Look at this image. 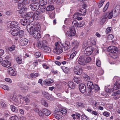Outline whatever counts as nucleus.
Segmentation results:
<instances>
[{
  "label": "nucleus",
  "mask_w": 120,
  "mask_h": 120,
  "mask_svg": "<svg viewBox=\"0 0 120 120\" xmlns=\"http://www.w3.org/2000/svg\"><path fill=\"white\" fill-rule=\"evenodd\" d=\"M41 26L39 23L31 26L29 29L30 34L37 39H39L41 37V32L40 31Z\"/></svg>",
  "instance_id": "1"
},
{
  "label": "nucleus",
  "mask_w": 120,
  "mask_h": 120,
  "mask_svg": "<svg viewBox=\"0 0 120 120\" xmlns=\"http://www.w3.org/2000/svg\"><path fill=\"white\" fill-rule=\"evenodd\" d=\"M120 12V6H116L114 9L111 11L109 14L105 13L103 14L102 17L107 19L108 17L109 19H111L112 17H115L118 16Z\"/></svg>",
  "instance_id": "2"
},
{
  "label": "nucleus",
  "mask_w": 120,
  "mask_h": 120,
  "mask_svg": "<svg viewBox=\"0 0 120 120\" xmlns=\"http://www.w3.org/2000/svg\"><path fill=\"white\" fill-rule=\"evenodd\" d=\"M63 45L60 42L58 41L55 43L54 49L53 50L54 52L58 54H60L63 52L62 47Z\"/></svg>",
  "instance_id": "3"
},
{
  "label": "nucleus",
  "mask_w": 120,
  "mask_h": 120,
  "mask_svg": "<svg viewBox=\"0 0 120 120\" xmlns=\"http://www.w3.org/2000/svg\"><path fill=\"white\" fill-rule=\"evenodd\" d=\"M47 42L46 40H40L38 41L37 46L39 49L44 48L47 45Z\"/></svg>",
  "instance_id": "4"
},
{
  "label": "nucleus",
  "mask_w": 120,
  "mask_h": 120,
  "mask_svg": "<svg viewBox=\"0 0 120 120\" xmlns=\"http://www.w3.org/2000/svg\"><path fill=\"white\" fill-rule=\"evenodd\" d=\"M75 73L76 75H81L83 71V70L81 67L79 65H76L74 68Z\"/></svg>",
  "instance_id": "5"
},
{
  "label": "nucleus",
  "mask_w": 120,
  "mask_h": 120,
  "mask_svg": "<svg viewBox=\"0 0 120 120\" xmlns=\"http://www.w3.org/2000/svg\"><path fill=\"white\" fill-rule=\"evenodd\" d=\"M20 29V28L19 26L13 27L11 30L12 35L14 36H17L19 34Z\"/></svg>",
  "instance_id": "6"
},
{
  "label": "nucleus",
  "mask_w": 120,
  "mask_h": 120,
  "mask_svg": "<svg viewBox=\"0 0 120 120\" xmlns=\"http://www.w3.org/2000/svg\"><path fill=\"white\" fill-rule=\"evenodd\" d=\"M75 30L74 27L70 28V30L67 31L66 35L67 36L72 37L75 35Z\"/></svg>",
  "instance_id": "7"
},
{
  "label": "nucleus",
  "mask_w": 120,
  "mask_h": 120,
  "mask_svg": "<svg viewBox=\"0 0 120 120\" xmlns=\"http://www.w3.org/2000/svg\"><path fill=\"white\" fill-rule=\"evenodd\" d=\"M28 7L32 10L35 11L39 8V4L37 2L33 3L30 4Z\"/></svg>",
  "instance_id": "8"
},
{
  "label": "nucleus",
  "mask_w": 120,
  "mask_h": 120,
  "mask_svg": "<svg viewBox=\"0 0 120 120\" xmlns=\"http://www.w3.org/2000/svg\"><path fill=\"white\" fill-rule=\"evenodd\" d=\"M94 50V48L92 46L87 47L85 50V53L86 56H89L92 53Z\"/></svg>",
  "instance_id": "9"
},
{
  "label": "nucleus",
  "mask_w": 120,
  "mask_h": 120,
  "mask_svg": "<svg viewBox=\"0 0 120 120\" xmlns=\"http://www.w3.org/2000/svg\"><path fill=\"white\" fill-rule=\"evenodd\" d=\"M79 44V42L76 40H75L72 42L71 44L72 46H73L72 49L73 51L77 50L78 48Z\"/></svg>",
  "instance_id": "10"
},
{
  "label": "nucleus",
  "mask_w": 120,
  "mask_h": 120,
  "mask_svg": "<svg viewBox=\"0 0 120 120\" xmlns=\"http://www.w3.org/2000/svg\"><path fill=\"white\" fill-rule=\"evenodd\" d=\"M108 50L109 52L112 53H116L118 50V49L116 47L113 46H109Z\"/></svg>",
  "instance_id": "11"
},
{
  "label": "nucleus",
  "mask_w": 120,
  "mask_h": 120,
  "mask_svg": "<svg viewBox=\"0 0 120 120\" xmlns=\"http://www.w3.org/2000/svg\"><path fill=\"white\" fill-rule=\"evenodd\" d=\"M34 18L36 20H39L43 17L42 14L38 11H36L34 12Z\"/></svg>",
  "instance_id": "12"
},
{
  "label": "nucleus",
  "mask_w": 120,
  "mask_h": 120,
  "mask_svg": "<svg viewBox=\"0 0 120 120\" xmlns=\"http://www.w3.org/2000/svg\"><path fill=\"white\" fill-rule=\"evenodd\" d=\"M120 94V90H119L113 92L112 93V95L114 96L113 98L114 99L117 100L119 98L120 96L119 95Z\"/></svg>",
  "instance_id": "13"
},
{
  "label": "nucleus",
  "mask_w": 120,
  "mask_h": 120,
  "mask_svg": "<svg viewBox=\"0 0 120 120\" xmlns=\"http://www.w3.org/2000/svg\"><path fill=\"white\" fill-rule=\"evenodd\" d=\"M8 71L10 75L13 76L16 75L17 74V72L14 71L11 67L9 68L8 70Z\"/></svg>",
  "instance_id": "14"
},
{
  "label": "nucleus",
  "mask_w": 120,
  "mask_h": 120,
  "mask_svg": "<svg viewBox=\"0 0 120 120\" xmlns=\"http://www.w3.org/2000/svg\"><path fill=\"white\" fill-rule=\"evenodd\" d=\"M120 88V80L118 79L115 83L113 87L114 90L119 89Z\"/></svg>",
  "instance_id": "15"
},
{
  "label": "nucleus",
  "mask_w": 120,
  "mask_h": 120,
  "mask_svg": "<svg viewBox=\"0 0 120 120\" xmlns=\"http://www.w3.org/2000/svg\"><path fill=\"white\" fill-rule=\"evenodd\" d=\"M10 99L12 101H13V102L14 103L15 105H18V98L15 95H14L11 96Z\"/></svg>",
  "instance_id": "16"
},
{
  "label": "nucleus",
  "mask_w": 120,
  "mask_h": 120,
  "mask_svg": "<svg viewBox=\"0 0 120 120\" xmlns=\"http://www.w3.org/2000/svg\"><path fill=\"white\" fill-rule=\"evenodd\" d=\"M79 88L80 91L82 93H85L86 91V87L83 84H80L79 86Z\"/></svg>",
  "instance_id": "17"
},
{
  "label": "nucleus",
  "mask_w": 120,
  "mask_h": 120,
  "mask_svg": "<svg viewBox=\"0 0 120 120\" xmlns=\"http://www.w3.org/2000/svg\"><path fill=\"white\" fill-rule=\"evenodd\" d=\"M2 65L4 67H8L11 66V63L9 61L6 60H5L2 62Z\"/></svg>",
  "instance_id": "18"
},
{
  "label": "nucleus",
  "mask_w": 120,
  "mask_h": 120,
  "mask_svg": "<svg viewBox=\"0 0 120 120\" xmlns=\"http://www.w3.org/2000/svg\"><path fill=\"white\" fill-rule=\"evenodd\" d=\"M78 62V64L80 65H84L86 64V62H85V59L81 56L79 58Z\"/></svg>",
  "instance_id": "19"
},
{
  "label": "nucleus",
  "mask_w": 120,
  "mask_h": 120,
  "mask_svg": "<svg viewBox=\"0 0 120 120\" xmlns=\"http://www.w3.org/2000/svg\"><path fill=\"white\" fill-rule=\"evenodd\" d=\"M19 8H20L19 11V13L20 14H22L25 13V11L29 10V8H27L25 6H23L21 7H19Z\"/></svg>",
  "instance_id": "20"
},
{
  "label": "nucleus",
  "mask_w": 120,
  "mask_h": 120,
  "mask_svg": "<svg viewBox=\"0 0 120 120\" xmlns=\"http://www.w3.org/2000/svg\"><path fill=\"white\" fill-rule=\"evenodd\" d=\"M28 40L26 38H23L22 39L20 42L21 45L24 46L26 45L28 43Z\"/></svg>",
  "instance_id": "21"
},
{
  "label": "nucleus",
  "mask_w": 120,
  "mask_h": 120,
  "mask_svg": "<svg viewBox=\"0 0 120 120\" xmlns=\"http://www.w3.org/2000/svg\"><path fill=\"white\" fill-rule=\"evenodd\" d=\"M42 94L47 99L51 100L52 98H51V96L48 92L44 91H42Z\"/></svg>",
  "instance_id": "22"
},
{
  "label": "nucleus",
  "mask_w": 120,
  "mask_h": 120,
  "mask_svg": "<svg viewBox=\"0 0 120 120\" xmlns=\"http://www.w3.org/2000/svg\"><path fill=\"white\" fill-rule=\"evenodd\" d=\"M53 82V81L52 79H49L44 82V84L46 85L49 86H50Z\"/></svg>",
  "instance_id": "23"
},
{
  "label": "nucleus",
  "mask_w": 120,
  "mask_h": 120,
  "mask_svg": "<svg viewBox=\"0 0 120 120\" xmlns=\"http://www.w3.org/2000/svg\"><path fill=\"white\" fill-rule=\"evenodd\" d=\"M87 85L88 88L91 89H93L94 88V85L91 81H88L87 83Z\"/></svg>",
  "instance_id": "24"
},
{
  "label": "nucleus",
  "mask_w": 120,
  "mask_h": 120,
  "mask_svg": "<svg viewBox=\"0 0 120 120\" xmlns=\"http://www.w3.org/2000/svg\"><path fill=\"white\" fill-rule=\"evenodd\" d=\"M20 22L22 25L24 26L26 25L28 23L27 19L24 18L21 19Z\"/></svg>",
  "instance_id": "25"
},
{
  "label": "nucleus",
  "mask_w": 120,
  "mask_h": 120,
  "mask_svg": "<svg viewBox=\"0 0 120 120\" xmlns=\"http://www.w3.org/2000/svg\"><path fill=\"white\" fill-rule=\"evenodd\" d=\"M18 7H21L23 6H25L24 3V0H19L18 1Z\"/></svg>",
  "instance_id": "26"
},
{
  "label": "nucleus",
  "mask_w": 120,
  "mask_h": 120,
  "mask_svg": "<svg viewBox=\"0 0 120 120\" xmlns=\"http://www.w3.org/2000/svg\"><path fill=\"white\" fill-rule=\"evenodd\" d=\"M43 111L44 114L46 116H49L51 114L50 111L49 110L45 109H43Z\"/></svg>",
  "instance_id": "27"
},
{
  "label": "nucleus",
  "mask_w": 120,
  "mask_h": 120,
  "mask_svg": "<svg viewBox=\"0 0 120 120\" xmlns=\"http://www.w3.org/2000/svg\"><path fill=\"white\" fill-rule=\"evenodd\" d=\"M71 116L73 117V119L74 120L76 119L75 116H76V118L78 119H79L80 117V115L78 113H76L75 114H73Z\"/></svg>",
  "instance_id": "28"
},
{
  "label": "nucleus",
  "mask_w": 120,
  "mask_h": 120,
  "mask_svg": "<svg viewBox=\"0 0 120 120\" xmlns=\"http://www.w3.org/2000/svg\"><path fill=\"white\" fill-rule=\"evenodd\" d=\"M69 87L71 89H73L75 87V85L74 83L72 82H69L68 83Z\"/></svg>",
  "instance_id": "29"
},
{
  "label": "nucleus",
  "mask_w": 120,
  "mask_h": 120,
  "mask_svg": "<svg viewBox=\"0 0 120 120\" xmlns=\"http://www.w3.org/2000/svg\"><path fill=\"white\" fill-rule=\"evenodd\" d=\"M70 45L69 43H66L64 46V49L65 51H67L68 49H70Z\"/></svg>",
  "instance_id": "30"
},
{
  "label": "nucleus",
  "mask_w": 120,
  "mask_h": 120,
  "mask_svg": "<svg viewBox=\"0 0 120 120\" xmlns=\"http://www.w3.org/2000/svg\"><path fill=\"white\" fill-rule=\"evenodd\" d=\"M44 51L48 53H50L51 52V49L49 47L46 46H45L44 48Z\"/></svg>",
  "instance_id": "31"
},
{
  "label": "nucleus",
  "mask_w": 120,
  "mask_h": 120,
  "mask_svg": "<svg viewBox=\"0 0 120 120\" xmlns=\"http://www.w3.org/2000/svg\"><path fill=\"white\" fill-rule=\"evenodd\" d=\"M20 89L24 92H26L27 90V89H26L25 85L24 84H22L19 86Z\"/></svg>",
  "instance_id": "32"
},
{
  "label": "nucleus",
  "mask_w": 120,
  "mask_h": 120,
  "mask_svg": "<svg viewBox=\"0 0 120 120\" xmlns=\"http://www.w3.org/2000/svg\"><path fill=\"white\" fill-rule=\"evenodd\" d=\"M54 9V7L52 5H49L47 7L46 10L47 11H49L53 10Z\"/></svg>",
  "instance_id": "33"
},
{
  "label": "nucleus",
  "mask_w": 120,
  "mask_h": 120,
  "mask_svg": "<svg viewBox=\"0 0 120 120\" xmlns=\"http://www.w3.org/2000/svg\"><path fill=\"white\" fill-rule=\"evenodd\" d=\"M62 68L63 71L66 73H68L69 71V69L66 67H62Z\"/></svg>",
  "instance_id": "34"
},
{
  "label": "nucleus",
  "mask_w": 120,
  "mask_h": 120,
  "mask_svg": "<svg viewBox=\"0 0 120 120\" xmlns=\"http://www.w3.org/2000/svg\"><path fill=\"white\" fill-rule=\"evenodd\" d=\"M92 90H94V91L96 92L100 90V88L98 85L94 84V88Z\"/></svg>",
  "instance_id": "35"
},
{
  "label": "nucleus",
  "mask_w": 120,
  "mask_h": 120,
  "mask_svg": "<svg viewBox=\"0 0 120 120\" xmlns=\"http://www.w3.org/2000/svg\"><path fill=\"white\" fill-rule=\"evenodd\" d=\"M55 116L56 118L58 120H62L63 117L62 115L58 114H56Z\"/></svg>",
  "instance_id": "36"
},
{
  "label": "nucleus",
  "mask_w": 120,
  "mask_h": 120,
  "mask_svg": "<svg viewBox=\"0 0 120 120\" xmlns=\"http://www.w3.org/2000/svg\"><path fill=\"white\" fill-rule=\"evenodd\" d=\"M72 25L73 26L78 27V22L76 20H74L72 22Z\"/></svg>",
  "instance_id": "37"
},
{
  "label": "nucleus",
  "mask_w": 120,
  "mask_h": 120,
  "mask_svg": "<svg viewBox=\"0 0 120 120\" xmlns=\"http://www.w3.org/2000/svg\"><path fill=\"white\" fill-rule=\"evenodd\" d=\"M73 52L70 55V58L71 59H73L76 54L77 53V50Z\"/></svg>",
  "instance_id": "38"
},
{
  "label": "nucleus",
  "mask_w": 120,
  "mask_h": 120,
  "mask_svg": "<svg viewBox=\"0 0 120 120\" xmlns=\"http://www.w3.org/2000/svg\"><path fill=\"white\" fill-rule=\"evenodd\" d=\"M40 4L41 5H44L47 4L46 0H40Z\"/></svg>",
  "instance_id": "39"
},
{
  "label": "nucleus",
  "mask_w": 120,
  "mask_h": 120,
  "mask_svg": "<svg viewBox=\"0 0 120 120\" xmlns=\"http://www.w3.org/2000/svg\"><path fill=\"white\" fill-rule=\"evenodd\" d=\"M1 107L3 109H5L7 108L6 105L3 101L1 102Z\"/></svg>",
  "instance_id": "40"
},
{
  "label": "nucleus",
  "mask_w": 120,
  "mask_h": 120,
  "mask_svg": "<svg viewBox=\"0 0 120 120\" xmlns=\"http://www.w3.org/2000/svg\"><path fill=\"white\" fill-rule=\"evenodd\" d=\"M39 74L37 73H31L30 75V76L32 78H36L38 76Z\"/></svg>",
  "instance_id": "41"
},
{
  "label": "nucleus",
  "mask_w": 120,
  "mask_h": 120,
  "mask_svg": "<svg viewBox=\"0 0 120 120\" xmlns=\"http://www.w3.org/2000/svg\"><path fill=\"white\" fill-rule=\"evenodd\" d=\"M81 117L82 120H89L85 114L82 115Z\"/></svg>",
  "instance_id": "42"
},
{
  "label": "nucleus",
  "mask_w": 120,
  "mask_h": 120,
  "mask_svg": "<svg viewBox=\"0 0 120 120\" xmlns=\"http://www.w3.org/2000/svg\"><path fill=\"white\" fill-rule=\"evenodd\" d=\"M15 46L14 45H13L11 47H9L8 48V50L10 51H13L15 50Z\"/></svg>",
  "instance_id": "43"
},
{
  "label": "nucleus",
  "mask_w": 120,
  "mask_h": 120,
  "mask_svg": "<svg viewBox=\"0 0 120 120\" xmlns=\"http://www.w3.org/2000/svg\"><path fill=\"white\" fill-rule=\"evenodd\" d=\"M19 37L20 38H22L24 35V31L22 30H21L19 31Z\"/></svg>",
  "instance_id": "44"
},
{
  "label": "nucleus",
  "mask_w": 120,
  "mask_h": 120,
  "mask_svg": "<svg viewBox=\"0 0 120 120\" xmlns=\"http://www.w3.org/2000/svg\"><path fill=\"white\" fill-rule=\"evenodd\" d=\"M12 24V23L11 21H9L8 22L7 24L8 27L10 28L14 27Z\"/></svg>",
  "instance_id": "45"
},
{
  "label": "nucleus",
  "mask_w": 120,
  "mask_h": 120,
  "mask_svg": "<svg viewBox=\"0 0 120 120\" xmlns=\"http://www.w3.org/2000/svg\"><path fill=\"white\" fill-rule=\"evenodd\" d=\"M11 110L14 112H16L17 111V109L13 105L11 106Z\"/></svg>",
  "instance_id": "46"
},
{
  "label": "nucleus",
  "mask_w": 120,
  "mask_h": 120,
  "mask_svg": "<svg viewBox=\"0 0 120 120\" xmlns=\"http://www.w3.org/2000/svg\"><path fill=\"white\" fill-rule=\"evenodd\" d=\"M90 42L91 45H95L96 44V41L93 38H90Z\"/></svg>",
  "instance_id": "47"
},
{
  "label": "nucleus",
  "mask_w": 120,
  "mask_h": 120,
  "mask_svg": "<svg viewBox=\"0 0 120 120\" xmlns=\"http://www.w3.org/2000/svg\"><path fill=\"white\" fill-rule=\"evenodd\" d=\"M60 112L62 113V115H64L67 113V111L65 109H62L61 110Z\"/></svg>",
  "instance_id": "48"
},
{
  "label": "nucleus",
  "mask_w": 120,
  "mask_h": 120,
  "mask_svg": "<svg viewBox=\"0 0 120 120\" xmlns=\"http://www.w3.org/2000/svg\"><path fill=\"white\" fill-rule=\"evenodd\" d=\"M74 81L77 83H80V81L79 79L77 77H75L74 78Z\"/></svg>",
  "instance_id": "49"
},
{
  "label": "nucleus",
  "mask_w": 120,
  "mask_h": 120,
  "mask_svg": "<svg viewBox=\"0 0 120 120\" xmlns=\"http://www.w3.org/2000/svg\"><path fill=\"white\" fill-rule=\"evenodd\" d=\"M85 24L84 22L82 21L79 22V23H78V27H82Z\"/></svg>",
  "instance_id": "50"
},
{
  "label": "nucleus",
  "mask_w": 120,
  "mask_h": 120,
  "mask_svg": "<svg viewBox=\"0 0 120 120\" xmlns=\"http://www.w3.org/2000/svg\"><path fill=\"white\" fill-rule=\"evenodd\" d=\"M34 55L36 58L39 57L41 56V54L39 52H37L35 53Z\"/></svg>",
  "instance_id": "51"
},
{
  "label": "nucleus",
  "mask_w": 120,
  "mask_h": 120,
  "mask_svg": "<svg viewBox=\"0 0 120 120\" xmlns=\"http://www.w3.org/2000/svg\"><path fill=\"white\" fill-rule=\"evenodd\" d=\"M56 3L59 5L63 4L64 2V0H57Z\"/></svg>",
  "instance_id": "52"
},
{
  "label": "nucleus",
  "mask_w": 120,
  "mask_h": 120,
  "mask_svg": "<svg viewBox=\"0 0 120 120\" xmlns=\"http://www.w3.org/2000/svg\"><path fill=\"white\" fill-rule=\"evenodd\" d=\"M109 5V3L108 2L107 3L103 8V11L104 12H105L108 8Z\"/></svg>",
  "instance_id": "53"
},
{
  "label": "nucleus",
  "mask_w": 120,
  "mask_h": 120,
  "mask_svg": "<svg viewBox=\"0 0 120 120\" xmlns=\"http://www.w3.org/2000/svg\"><path fill=\"white\" fill-rule=\"evenodd\" d=\"M34 13L32 12H30L27 13L26 14L27 16L30 17H32L34 16Z\"/></svg>",
  "instance_id": "54"
},
{
  "label": "nucleus",
  "mask_w": 120,
  "mask_h": 120,
  "mask_svg": "<svg viewBox=\"0 0 120 120\" xmlns=\"http://www.w3.org/2000/svg\"><path fill=\"white\" fill-rule=\"evenodd\" d=\"M103 115L106 117H108L110 115V113L107 111H105L103 112Z\"/></svg>",
  "instance_id": "55"
},
{
  "label": "nucleus",
  "mask_w": 120,
  "mask_h": 120,
  "mask_svg": "<svg viewBox=\"0 0 120 120\" xmlns=\"http://www.w3.org/2000/svg\"><path fill=\"white\" fill-rule=\"evenodd\" d=\"M16 60L17 63L19 64H21L22 63V59L19 57L17 58Z\"/></svg>",
  "instance_id": "56"
},
{
  "label": "nucleus",
  "mask_w": 120,
  "mask_h": 120,
  "mask_svg": "<svg viewBox=\"0 0 120 120\" xmlns=\"http://www.w3.org/2000/svg\"><path fill=\"white\" fill-rule=\"evenodd\" d=\"M91 58L90 57H87L86 59V61H85L86 62V63L90 62L91 61Z\"/></svg>",
  "instance_id": "57"
},
{
  "label": "nucleus",
  "mask_w": 120,
  "mask_h": 120,
  "mask_svg": "<svg viewBox=\"0 0 120 120\" xmlns=\"http://www.w3.org/2000/svg\"><path fill=\"white\" fill-rule=\"evenodd\" d=\"M96 65L98 67H100L101 66V62L99 60L97 59L96 60Z\"/></svg>",
  "instance_id": "58"
},
{
  "label": "nucleus",
  "mask_w": 120,
  "mask_h": 120,
  "mask_svg": "<svg viewBox=\"0 0 120 120\" xmlns=\"http://www.w3.org/2000/svg\"><path fill=\"white\" fill-rule=\"evenodd\" d=\"M114 38L113 35L112 34H109L107 37L108 39L109 40H112Z\"/></svg>",
  "instance_id": "59"
},
{
  "label": "nucleus",
  "mask_w": 120,
  "mask_h": 120,
  "mask_svg": "<svg viewBox=\"0 0 120 120\" xmlns=\"http://www.w3.org/2000/svg\"><path fill=\"white\" fill-rule=\"evenodd\" d=\"M106 19L102 17L101 20L100 21L101 24H103L105 22Z\"/></svg>",
  "instance_id": "60"
},
{
  "label": "nucleus",
  "mask_w": 120,
  "mask_h": 120,
  "mask_svg": "<svg viewBox=\"0 0 120 120\" xmlns=\"http://www.w3.org/2000/svg\"><path fill=\"white\" fill-rule=\"evenodd\" d=\"M112 28L111 27H109L107 28L106 30V33L108 34L111 31Z\"/></svg>",
  "instance_id": "61"
},
{
  "label": "nucleus",
  "mask_w": 120,
  "mask_h": 120,
  "mask_svg": "<svg viewBox=\"0 0 120 120\" xmlns=\"http://www.w3.org/2000/svg\"><path fill=\"white\" fill-rule=\"evenodd\" d=\"M11 120H19L18 117L16 116H13L11 117Z\"/></svg>",
  "instance_id": "62"
},
{
  "label": "nucleus",
  "mask_w": 120,
  "mask_h": 120,
  "mask_svg": "<svg viewBox=\"0 0 120 120\" xmlns=\"http://www.w3.org/2000/svg\"><path fill=\"white\" fill-rule=\"evenodd\" d=\"M12 24L13 25V27L15 26H17L18 25V23L17 21H11Z\"/></svg>",
  "instance_id": "63"
},
{
  "label": "nucleus",
  "mask_w": 120,
  "mask_h": 120,
  "mask_svg": "<svg viewBox=\"0 0 120 120\" xmlns=\"http://www.w3.org/2000/svg\"><path fill=\"white\" fill-rule=\"evenodd\" d=\"M2 88L6 90H9V88L7 86L5 85H4L2 86Z\"/></svg>",
  "instance_id": "64"
}]
</instances>
